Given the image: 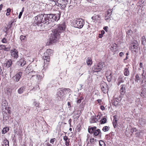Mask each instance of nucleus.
<instances>
[{"label": "nucleus", "mask_w": 146, "mask_h": 146, "mask_svg": "<svg viewBox=\"0 0 146 146\" xmlns=\"http://www.w3.org/2000/svg\"><path fill=\"white\" fill-rule=\"evenodd\" d=\"M65 28L64 24H61L59 25L56 29L52 31L50 38V45L57 42L60 37L61 34L63 32Z\"/></svg>", "instance_id": "f257e3e1"}, {"label": "nucleus", "mask_w": 146, "mask_h": 146, "mask_svg": "<svg viewBox=\"0 0 146 146\" xmlns=\"http://www.w3.org/2000/svg\"><path fill=\"white\" fill-rule=\"evenodd\" d=\"M44 20V24L46 23L47 25L50 23L51 22L56 21H57L59 20L60 14H44L43 15Z\"/></svg>", "instance_id": "f03ea898"}, {"label": "nucleus", "mask_w": 146, "mask_h": 146, "mask_svg": "<svg viewBox=\"0 0 146 146\" xmlns=\"http://www.w3.org/2000/svg\"><path fill=\"white\" fill-rule=\"evenodd\" d=\"M52 51V50L48 49L46 50V52L43 54V59L44 60V67L45 68L47 67L48 65L49 64V63L50 60V56Z\"/></svg>", "instance_id": "7ed1b4c3"}, {"label": "nucleus", "mask_w": 146, "mask_h": 146, "mask_svg": "<svg viewBox=\"0 0 146 146\" xmlns=\"http://www.w3.org/2000/svg\"><path fill=\"white\" fill-rule=\"evenodd\" d=\"M84 23V21L82 19L80 18L74 20L72 25L75 27L81 29L83 27Z\"/></svg>", "instance_id": "20e7f679"}, {"label": "nucleus", "mask_w": 146, "mask_h": 146, "mask_svg": "<svg viewBox=\"0 0 146 146\" xmlns=\"http://www.w3.org/2000/svg\"><path fill=\"white\" fill-rule=\"evenodd\" d=\"M34 22L38 26H44V20L43 15H38L35 17Z\"/></svg>", "instance_id": "39448f33"}, {"label": "nucleus", "mask_w": 146, "mask_h": 146, "mask_svg": "<svg viewBox=\"0 0 146 146\" xmlns=\"http://www.w3.org/2000/svg\"><path fill=\"white\" fill-rule=\"evenodd\" d=\"M52 1V3L54 5H56L58 6H60L62 9H64L66 7L67 4L68 3H67L66 1H63L62 2H61L60 0H55L51 1Z\"/></svg>", "instance_id": "423d86ee"}, {"label": "nucleus", "mask_w": 146, "mask_h": 146, "mask_svg": "<svg viewBox=\"0 0 146 146\" xmlns=\"http://www.w3.org/2000/svg\"><path fill=\"white\" fill-rule=\"evenodd\" d=\"M104 65V64L103 63L100 62L97 64L93 66L92 70L94 72L98 74V72H100L103 68Z\"/></svg>", "instance_id": "0eeeda50"}, {"label": "nucleus", "mask_w": 146, "mask_h": 146, "mask_svg": "<svg viewBox=\"0 0 146 146\" xmlns=\"http://www.w3.org/2000/svg\"><path fill=\"white\" fill-rule=\"evenodd\" d=\"M130 47L132 51L135 52L137 51L139 49V44L137 41L136 40H133L130 44Z\"/></svg>", "instance_id": "6e6552de"}, {"label": "nucleus", "mask_w": 146, "mask_h": 146, "mask_svg": "<svg viewBox=\"0 0 146 146\" xmlns=\"http://www.w3.org/2000/svg\"><path fill=\"white\" fill-rule=\"evenodd\" d=\"M22 72H19L17 73L15 76H13L11 79L15 82H17L19 81L22 75Z\"/></svg>", "instance_id": "1a4fd4ad"}, {"label": "nucleus", "mask_w": 146, "mask_h": 146, "mask_svg": "<svg viewBox=\"0 0 146 146\" xmlns=\"http://www.w3.org/2000/svg\"><path fill=\"white\" fill-rule=\"evenodd\" d=\"M101 86L102 91L104 93H106L108 91V88L107 84L104 82H102Z\"/></svg>", "instance_id": "9d476101"}, {"label": "nucleus", "mask_w": 146, "mask_h": 146, "mask_svg": "<svg viewBox=\"0 0 146 146\" xmlns=\"http://www.w3.org/2000/svg\"><path fill=\"white\" fill-rule=\"evenodd\" d=\"M11 56L14 58H17L18 57V51L16 49L14 48L11 50Z\"/></svg>", "instance_id": "9b49d317"}, {"label": "nucleus", "mask_w": 146, "mask_h": 146, "mask_svg": "<svg viewBox=\"0 0 146 146\" xmlns=\"http://www.w3.org/2000/svg\"><path fill=\"white\" fill-rule=\"evenodd\" d=\"M37 72L35 71H31L29 72L28 74V76L31 77L30 79L31 78L32 79H34V78H35L37 74Z\"/></svg>", "instance_id": "f8f14e48"}, {"label": "nucleus", "mask_w": 146, "mask_h": 146, "mask_svg": "<svg viewBox=\"0 0 146 146\" xmlns=\"http://www.w3.org/2000/svg\"><path fill=\"white\" fill-rule=\"evenodd\" d=\"M63 92L62 90L61 89H59L58 90V91L56 94V95L58 96V98H59L60 99H61L62 96L64 95L63 94ZM59 99V98H58Z\"/></svg>", "instance_id": "ddd939ff"}, {"label": "nucleus", "mask_w": 146, "mask_h": 146, "mask_svg": "<svg viewBox=\"0 0 146 146\" xmlns=\"http://www.w3.org/2000/svg\"><path fill=\"white\" fill-rule=\"evenodd\" d=\"M5 112L6 113V115H5V114H3V118L5 120H7V119L9 118V114L11 112V111L10 110H7L6 109V110H5Z\"/></svg>", "instance_id": "4468645a"}, {"label": "nucleus", "mask_w": 146, "mask_h": 146, "mask_svg": "<svg viewBox=\"0 0 146 146\" xmlns=\"http://www.w3.org/2000/svg\"><path fill=\"white\" fill-rule=\"evenodd\" d=\"M111 12L112 11L110 9H109L108 10L107 13L106 15L105 20L107 21L110 19Z\"/></svg>", "instance_id": "2eb2a0df"}, {"label": "nucleus", "mask_w": 146, "mask_h": 146, "mask_svg": "<svg viewBox=\"0 0 146 146\" xmlns=\"http://www.w3.org/2000/svg\"><path fill=\"white\" fill-rule=\"evenodd\" d=\"M124 82V77L121 76H120L117 80V84L119 86L121 83H123Z\"/></svg>", "instance_id": "dca6fc26"}, {"label": "nucleus", "mask_w": 146, "mask_h": 146, "mask_svg": "<svg viewBox=\"0 0 146 146\" xmlns=\"http://www.w3.org/2000/svg\"><path fill=\"white\" fill-rule=\"evenodd\" d=\"M101 17L100 15H97L95 14L94 15L92 16V19L94 22L96 21H97L99 20V18H101Z\"/></svg>", "instance_id": "f3484780"}, {"label": "nucleus", "mask_w": 146, "mask_h": 146, "mask_svg": "<svg viewBox=\"0 0 146 146\" xmlns=\"http://www.w3.org/2000/svg\"><path fill=\"white\" fill-rule=\"evenodd\" d=\"M0 50H3L5 51H8L10 50V48L8 47H7L6 46L1 44L0 45Z\"/></svg>", "instance_id": "a211bd4d"}, {"label": "nucleus", "mask_w": 146, "mask_h": 146, "mask_svg": "<svg viewBox=\"0 0 146 146\" xmlns=\"http://www.w3.org/2000/svg\"><path fill=\"white\" fill-rule=\"evenodd\" d=\"M121 88L120 91L121 94H123L125 92V85H121Z\"/></svg>", "instance_id": "6ab92c4d"}, {"label": "nucleus", "mask_w": 146, "mask_h": 146, "mask_svg": "<svg viewBox=\"0 0 146 146\" xmlns=\"http://www.w3.org/2000/svg\"><path fill=\"white\" fill-rule=\"evenodd\" d=\"M7 104V102L5 100H3V101L2 102V105L3 106V111H4V108L5 110L6 109H7V108L5 107V106H6Z\"/></svg>", "instance_id": "aec40b11"}, {"label": "nucleus", "mask_w": 146, "mask_h": 146, "mask_svg": "<svg viewBox=\"0 0 146 146\" xmlns=\"http://www.w3.org/2000/svg\"><path fill=\"white\" fill-rule=\"evenodd\" d=\"M18 62L20 63V65L23 66L26 64V62L24 60L23 58H21L18 61Z\"/></svg>", "instance_id": "412c9836"}, {"label": "nucleus", "mask_w": 146, "mask_h": 146, "mask_svg": "<svg viewBox=\"0 0 146 146\" xmlns=\"http://www.w3.org/2000/svg\"><path fill=\"white\" fill-rule=\"evenodd\" d=\"M86 62L88 65H91L92 63L91 58H87L86 59Z\"/></svg>", "instance_id": "4be33fe9"}, {"label": "nucleus", "mask_w": 146, "mask_h": 146, "mask_svg": "<svg viewBox=\"0 0 146 146\" xmlns=\"http://www.w3.org/2000/svg\"><path fill=\"white\" fill-rule=\"evenodd\" d=\"M119 100L117 98H115L113 100V105L115 106H117L119 104Z\"/></svg>", "instance_id": "5701e85b"}, {"label": "nucleus", "mask_w": 146, "mask_h": 146, "mask_svg": "<svg viewBox=\"0 0 146 146\" xmlns=\"http://www.w3.org/2000/svg\"><path fill=\"white\" fill-rule=\"evenodd\" d=\"M114 119L113 120V124L114 127H115L117 125V119L116 117V116L115 115L113 117Z\"/></svg>", "instance_id": "b1692460"}, {"label": "nucleus", "mask_w": 146, "mask_h": 146, "mask_svg": "<svg viewBox=\"0 0 146 146\" xmlns=\"http://www.w3.org/2000/svg\"><path fill=\"white\" fill-rule=\"evenodd\" d=\"M25 89V87L24 86H22L19 88L18 90V92L19 94H21L22 93Z\"/></svg>", "instance_id": "393cba45"}, {"label": "nucleus", "mask_w": 146, "mask_h": 146, "mask_svg": "<svg viewBox=\"0 0 146 146\" xmlns=\"http://www.w3.org/2000/svg\"><path fill=\"white\" fill-rule=\"evenodd\" d=\"M64 92L63 94L64 95L68 94L71 91V90L69 88H64L62 90Z\"/></svg>", "instance_id": "a878e982"}, {"label": "nucleus", "mask_w": 146, "mask_h": 146, "mask_svg": "<svg viewBox=\"0 0 146 146\" xmlns=\"http://www.w3.org/2000/svg\"><path fill=\"white\" fill-rule=\"evenodd\" d=\"M33 104L36 107V109H38L39 108V104H40L36 101L35 100H34V101L33 102Z\"/></svg>", "instance_id": "bb28decb"}, {"label": "nucleus", "mask_w": 146, "mask_h": 146, "mask_svg": "<svg viewBox=\"0 0 146 146\" xmlns=\"http://www.w3.org/2000/svg\"><path fill=\"white\" fill-rule=\"evenodd\" d=\"M34 79H35V81L38 82H40L41 80V78L40 76L38 74H37L35 76V78H34Z\"/></svg>", "instance_id": "cd10ccee"}, {"label": "nucleus", "mask_w": 146, "mask_h": 146, "mask_svg": "<svg viewBox=\"0 0 146 146\" xmlns=\"http://www.w3.org/2000/svg\"><path fill=\"white\" fill-rule=\"evenodd\" d=\"M124 74L126 76H128L129 75V71L127 68H125L124 70Z\"/></svg>", "instance_id": "c85d7f7f"}, {"label": "nucleus", "mask_w": 146, "mask_h": 146, "mask_svg": "<svg viewBox=\"0 0 146 146\" xmlns=\"http://www.w3.org/2000/svg\"><path fill=\"white\" fill-rule=\"evenodd\" d=\"M96 127H92L88 129V131L89 133H93L94 132L95 130L96 129Z\"/></svg>", "instance_id": "c756f323"}, {"label": "nucleus", "mask_w": 146, "mask_h": 146, "mask_svg": "<svg viewBox=\"0 0 146 146\" xmlns=\"http://www.w3.org/2000/svg\"><path fill=\"white\" fill-rule=\"evenodd\" d=\"M9 130V127H6L3 128L2 131V133L3 134H5L7 133Z\"/></svg>", "instance_id": "7c9ffc66"}, {"label": "nucleus", "mask_w": 146, "mask_h": 146, "mask_svg": "<svg viewBox=\"0 0 146 146\" xmlns=\"http://www.w3.org/2000/svg\"><path fill=\"white\" fill-rule=\"evenodd\" d=\"M12 61L11 60L7 61L6 63V66L8 68L10 67L12 64Z\"/></svg>", "instance_id": "2f4dec72"}, {"label": "nucleus", "mask_w": 146, "mask_h": 146, "mask_svg": "<svg viewBox=\"0 0 146 146\" xmlns=\"http://www.w3.org/2000/svg\"><path fill=\"white\" fill-rule=\"evenodd\" d=\"M107 80L108 82H110L111 81L112 78V76L111 75V73L108 76H106Z\"/></svg>", "instance_id": "473e14b6"}, {"label": "nucleus", "mask_w": 146, "mask_h": 146, "mask_svg": "<svg viewBox=\"0 0 146 146\" xmlns=\"http://www.w3.org/2000/svg\"><path fill=\"white\" fill-rule=\"evenodd\" d=\"M141 42L143 45H145L146 44V39L145 36H143L142 37Z\"/></svg>", "instance_id": "72a5a7b5"}, {"label": "nucleus", "mask_w": 146, "mask_h": 146, "mask_svg": "<svg viewBox=\"0 0 146 146\" xmlns=\"http://www.w3.org/2000/svg\"><path fill=\"white\" fill-rule=\"evenodd\" d=\"M86 81L88 84L91 83L92 82V79L91 76H89V77L86 80Z\"/></svg>", "instance_id": "f704fd0d"}, {"label": "nucleus", "mask_w": 146, "mask_h": 146, "mask_svg": "<svg viewBox=\"0 0 146 146\" xmlns=\"http://www.w3.org/2000/svg\"><path fill=\"white\" fill-rule=\"evenodd\" d=\"M96 118L94 117H92L90 118V123H93L96 122Z\"/></svg>", "instance_id": "c9c22d12"}, {"label": "nucleus", "mask_w": 146, "mask_h": 146, "mask_svg": "<svg viewBox=\"0 0 146 146\" xmlns=\"http://www.w3.org/2000/svg\"><path fill=\"white\" fill-rule=\"evenodd\" d=\"M107 121V119L106 117L104 116L100 120V122L101 124H104L106 123Z\"/></svg>", "instance_id": "e433bc0d"}, {"label": "nucleus", "mask_w": 146, "mask_h": 146, "mask_svg": "<svg viewBox=\"0 0 146 146\" xmlns=\"http://www.w3.org/2000/svg\"><path fill=\"white\" fill-rule=\"evenodd\" d=\"M100 132V130L99 129L95 130L94 132V134L95 136L98 135Z\"/></svg>", "instance_id": "4c0bfd02"}, {"label": "nucleus", "mask_w": 146, "mask_h": 146, "mask_svg": "<svg viewBox=\"0 0 146 146\" xmlns=\"http://www.w3.org/2000/svg\"><path fill=\"white\" fill-rule=\"evenodd\" d=\"M109 129L110 127H109L105 126L103 127L102 130L104 132L107 131L109 130Z\"/></svg>", "instance_id": "58836bf2"}, {"label": "nucleus", "mask_w": 146, "mask_h": 146, "mask_svg": "<svg viewBox=\"0 0 146 146\" xmlns=\"http://www.w3.org/2000/svg\"><path fill=\"white\" fill-rule=\"evenodd\" d=\"M140 80V78L139 77L138 74H136L135 78V80L137 82H138V81Z\"/></svg>", "instance_id": "ea45409f"}, {"label": "nucleus", "mask_w": 146, "mask_h": 146, "mask_svg": "<svg viewBox=\"0 0 146 146\" xmlns=\"http://www.w3.org/2000/svg\"><path fill=\"white\" fill-rule=\"evenodd\" d=\"M142 132L141 130H138L137 132L135 133L136 136L140 137L141 135Z\"/></svg>", "instance_id": "a19ab883"}, {"label": "nucleus", "mask_w": 146, "mask_h": 146, "mask_svg": "<svg viewBox=\"0 0 146 146\" xmlns=\"http://www.w3.org/2000/svg\"><path fill=\"white\" fill-rule=\"evenodd\" d=\"M99 144L100 146H106L105 143L102 140L99 141Z\"/></svg>", "instance_id": "79ce46f5"}, {"label": "nucleus", "mask_w": 146, "mask_h": 146, "mask_svg": "<svg viewBox=\"0 0 146 146\" xmlns=\"http://www.w3.org/2000/svg\"><path fill=\"white\" fill-rule=\"evenodd\" d=\"M4 143L5 145L9 146V141L7 139H5L4 141Z\"/></svg>", "instance_id": "37998d69"}, {"label": "nucleus", "mask_w": 146, "mask_h": 146, "mask_svg": "<svg viewBox=\"0 0 146 146\" xmlns=\"http://www.w3.org/2000/svg\"><path fill=\"white\" fill-rule=\"evenodd\" d=\"M26 38V36L23 35H21L20 37V39L21 41L25 40Z\"/></svg>", "instance_id": "c03bdc74"}, {"label": "nucleus", "mask_w": 146, "mask_h": 146, "mask_svg": "<svg viewBox=\"0 0 146 146\" xmlns=\"http://www.w3.org/2000/svg\"><path fill=\"white\" fill-rule=\"evenodd\" d=\"M63 139L65 141V142L67 141L68 140H70V139H68L66 136H65L63 137Z\"/></svg>", "instance_id": "a18cd8bd"}, {"label": "nucleus", "mask_w": 146, "mask_h": 146, "mask_svg": "<svg viewBox=\"0 0 146 146\" xmlns=\"http://www.w3.org/2000/svg\"><path fill=\"white\" fill-rule=\"evenodd\" d=\"M1 42L4 43H6L7 42V39L5 38H4L1 40Z\"/></svg>", "instance_id": "49530a36"}, {"label": "nucleus", "mask_w": 146, "mask_h": 146, "mask_svg": "<svg viewBox=\"0 0 146 146\" xmlns=\"http://www.w3.org/2000/svg\"><path fill=\"white\" fill-rule=\"evenodd\" d=\"M7 92L11 94V89L9 88H7L6 89Z\"/></svg>", "instance_id": "de8ad7c7"}, {"label": "nucleus", "mask_w": 146, "mask_h": 146, "mask_svg": "<svg viewBox=\"0 0 146 146\" xmlns=\"http://www.w3.org/2000/svg\"><path fill=\"white\" fill-rule=\"evenodd\" d=\"M56 140V139L55 138L51 139L50 141V143H53L54 141Z\"/></svg>", "instance_id": "09e8293b"}, {"label": "nucleus", "mask_w": 146, "mask_h": 146, "mask_svg": "<svg viewBox=\"0 0 146 146\" xmlns=\"http://www.w3.org/2000/svg\"><path fill=\"white\" fill-rule=\"evenodd\" d=\"M117 45L116 44H113L111 46V48H115L116 49V48L117 47Z\"/></svg>", "instance_id": "8fccbe9b"}, {"label": "nucleus", "mask_w": 146, "mask_h": 146, "mask_svg": "<svg viewBox=\"0 0 146 146\" xmlns=\"http://www.w3.org/2000/svg\"><path fill=\"white\" fill-rule=\"evenodd\" d=\"M69 142H70V140H68L67 141H66L65 142V145L66 146H68L69 145Z\"/></svg>", "instance_id": "3c124183"}, {"label": "nucleus", "mask_w": 146, "mask_h": 146, "mask_svg": "<svg viewBox=\"0 0 146 146\" xmlns=\"http://www.w3.org/2000/svg\"><path fill=\"white\" fill-rule=\"evenodd\" d=\"M133 132H136V133L137 132V131H138L135 128H132Z\"/></svg>", "instance_id": "603ef678"}, {"label": "nucleus", "mask_w": 146, "mask_h": 146, "mask_svg": "<svg viewBox=\"0 0 146 146\" xmlns=\"http://www.w3.org/2000/svg\"><path fill=\"white\" fill-rule=\"evenodd\" d=\"M72 119H70L68 121V122L70 124V127H71V121H72Z\"/></svg>", "instance_id": "864d4df0"}, {"label": "nucleus", "mask_w": 146, "mask_h": 146, "mask_svg": "<svg viewBox=\"0 0 146 146\" xmlns=\"http://www.w3.org/2000/svg\"><path fill=\"white\" fill-rule=\"evenodd\" d=\"M22 14H23V13H22V12H20L18 16V18L19 19L21 18V16L22 15Z\"/></svg>", "instance_id": "5fc2aeb1"}, {"label": "nucleus", "mask_w": 146, "mask_h": 146, "mask_svg": "<svg viewBox=\"0 0 146 146\" xmlns=\"http://www.w3.org/2000/svg\"><path fill=\"white\" fill-rule=\"evenodd\" d=\"M100 108L102 110H104L105 109V107L103 106H101Z\"/></svg>", "instance_id": "6e6d98bb"}, {"label": "nucleus", "mask_w": 146, "mask_h": 146, "mask_svg": "<svg viewBox=\"0 0 146 146\" xmlns=\"http://www.w3.org/2000/svg\"><path fill=\"white\" fill-rule=\"evenodd\" d=\"M124 54V53L122 52H120L119 53V56L121 57Z\"/></svg>", "instance_id": "4d7b16f0"}, {"label": "nucleus", "mask_w": 146, "mask_h": 146, "mask_svg": "<svg viewBox=\"0 0 146 146\" xmlns=\"http://www.w3.org/2000/svg\"><path fill=\"white\" fill-rule=\"evenodd\" d=\"M129 130V132L130 133H131V134H132V133H133L132 128H131V129Z\"/></svg>", "instance_id": "13d9d810"}, {"label": "nucleus", "mask_w": 146, "mask_h": 146, "mask_svg": "<svg viewBox=\"0 0 146 146\" xmlns=\"http://www.w3.org/2000/svg\"><path fill=\"white\" fill-rule=\"evenodd\" d=\"M108 28V27H107L106 26L104 28V29L106 31H108L107 29Z\"/></svg>", "instance_id": "bf43d9fd"}, {"label": "nucleus", "mask_w": 146, "mask_h": 146, "mask_svg": "<svg viewBox=\"0 0 146 146\" xmlns=\"http://www.w3.org/2000/svg\"><path fill=\"white\" fill-rule=\"evenodd\" d=\"M139 66H140V67L141 68H143V64L142 63H141V62H140V63H139Z\"/></svg>", "instance_id": "052dcab7"}, {"label": "nucleus", "mask_w": 146, "mask_h": 146, "mask_svg": "<svg viewBox=\"0 0 146 146\" xmlns=\"http://www.w3.org/2000/svg\"><path fill=\"white\" fill-rule=\"evenodd\" d=\"M11 10L10 9H8L7 10V13H9Z\"/></svg>", "instance_id": "680f3d73"}, {"label": "nucleus", "mask_w": 146, "mask_h": 146, "mask_svg": "<svg viewBox=\"0 0 146 146\" xmlns=\"http://www.w3.org/2000/svg\"><path fill=\"white\" fill-rule=\"evenodd\" d=\"M68 108L71 107V104L70 102H68Z\"/></svg>", "instance_id": "e2e57ef3"}, {"label": "nucleus", "mask_w": 146, "mask_h": 146, "mask_svg": "<svg viewBox=\"0 0 146 146\" xmlns=\"http://www.w3.org/2000/svg\"><path fill=\"white\" fill-rule=\"evenodd\" d=\"M81 102V99H79L77 101V102L78 103L80 104Z\"/></svg>", "instance_id": "0e129e2a"}, {"label": "nucleus", "mask_w": 146, "mask_h": 146, "mask_svg": "<svg viewBox=\"0 0 146 146\" xmlns=\"http://www.w3.org/2000/svg\"><path fill=\"white\" fill-rule=\"evenodd\" d=\"M0 56H1V58H4L5 57V55L4 54H2L1 53Z\"/></svg>", "instance_id": "69168bd1"}, {"label": "nucleus", "mask_w": 146, "mask_h": 146, "mask_svg": "<svg viewBox=\"0 0 146 146\" xmlns=\"http://www.w3.org/2000/svg\"><path fill=\"white\" fill-rule=\"evenodd\" d=\"M3 6V5L2 4H1L0 5V11H1L2 9Z\"/></svg>", "instance_id": "338daca9"}, {"label": "nucleus", "mask_w": 146, "mask_h": 146, "mask_svg": "<svg viewBox=\"0 0 146 146\" xmlns=\"http://www.w3.org/2000/svg\"><path fill=\"white\" fill-rule=\"evenodd\" d=\"M142 71L143 72V73H142L141 75L142 76H145V74L144 73V70H143Z\"/></svg>", "instance_id": "774afa93"}]
</instances>
